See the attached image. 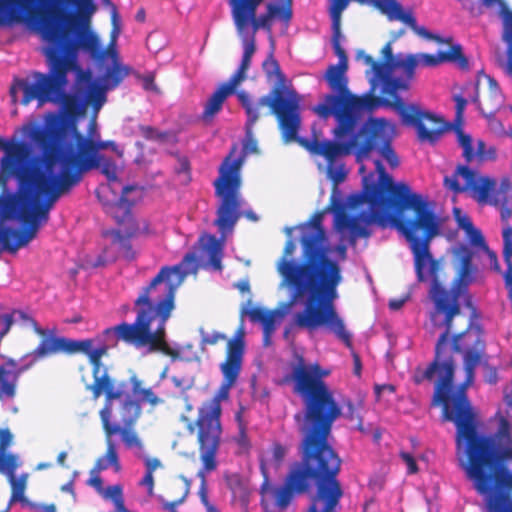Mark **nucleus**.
Returning <instances> with one entry per match:
<instances>
[{
    "instance_id": "nucleus-1",
    "label": "nucleus",
    "mask_w": 512,
    "mask_h": 512,
    "mask_svg": "<svg viewBox=\"0 0 512 512\" xmlns=\"http://www.w3.org/2000/svg\"><path fill=\"white\" fill-rule=\"evenodd\" d=\"M375 170L378 182L363 177L362 192L349 197L352 207L366 203L369 212L358 215L339 212L336 225L340 231H348L350 242L355 244L359 238L370 237V224L385 228L391 222H396L398 230L409 242L418 282L431 279L429 297L433 302V311L430 319L434 327L444 328L435 345L433 360H437L452 350L449 337L455 329L454 320L464 317L461 304L472 307L468 290L473 281L472 254L465 251L462 255L458 274L450 289H446L440 275L441 263L433 258L429 250L431 240L440 231L439 219L430 203L414 193L407 183H395L380 160L375 161Z\"/></svg>"
},
{
    "instance_id": "nucleus-2",
    "label": "nucleus",
    "mask_w": 512,
    "mask_h": 512,
    "mask_svg": "<svg viewBox=\"0 0 512 512\" xmlns=\"http://www.w3.org/2000/svg\"><path fill=\"white\" fill-rule=\"evenodd\" d=\"M485 340L479 327L468 323L464 332L452 337V350L426 369L417 368L413 381L419 385L425 380L434 381L431 404L442 406V418L456 426V445L464 449L467 477L478 494L492 495L496 491H512V471L491 437L479 435L475 414L466 394L474 381L475 369L485 355Z\"/></svg>"
},
{
    "instance_id": "nucleus-3",
    "label": "nucleus",
    "mask_w": 512,
    "mask_h": 512,
    "mask_svg": "<svg viewBox=\"0 0 512 512\" xmlns=\"http://www.w3.org/2000/svg\"><path fill=\"white\" fill-rule=\"evenodd\" d=\"M329 374L319 363L307 364L303 356H297L291 374L285 378L293 382V392L303 401L305 427L301 461L291 466L284 484L274 490L275 505L282 510L295 494L307 493L311 481L315 489L309 495L306 512H338L340 508L344 494L338 480L342 460L328 437L341 408L324 381Z\"/></svg>"
},
{
    "instance_id": "nucleus-4",
    "label": "nucleus",
    "mask_w": 512,
    "mask_h": 512,
    "mask_svg": "<svg viewBox=\"0 0 512 512\" xmlns=\"http://www.w3.org/2000/svg\"><path fill=\"white\" fill-rule=\"evenodd\" d=\"M52 9L41 18L40 36L45 43L42 53L46 57L48 73L33 72V81L15 78L10 87L14 104L22 92L20 104L26 106L36 100L45 103H62L69 114L80 109L75 96L65 92L68 73L79 69L78 53L85 51L97 60L105 59L107 50L98 36L90 29L91 17L97 7L93 0H51Z\"/></svg>"
},
{
    "instance_id": "nucleus-5",
    "label": "nucleus",
    "mask_w": 512,
    "mask_h": 512,
    "mask_svg": "<svg viewBox=\"0 0 512 512\" xmlns=\"http://www.w3.org/2000/svg\"><path fill=\"white\" fill-rule=\"evenodd\" d=\"M280 117V131L284 143L297 142L312 155L322 156L327 162V173L334 183L342 182L346 177L343 164L339 161L354 154L357 162L368 159L373 151L387 161L391 168L399 165V158L392 147L394 125L385 118L370 117L364 120L365 112H373V107L355 104L354 101L330 103L324 101L313 108L320 117L333 116L336 125L333 135L336 141L319 140L298 136L301 126L300 101L298 94L294 101L276 108Z\"/></svg>"
},
{
    "instance_id": "nucleus-6",
    "label": "nucleus",
    "mask_w": 512,
    "mask_h": 512,
    "mask_svg": "<svg viewBox=\"0 0 512 512\" xmlns=\"http://www.w3.org/2000/svg\"><path fill=\"white\" fill-rule=\"evenodd\" d=\"M300 243V261L292 258L296 243L289 239L276 265L283 282L293 290L289 305L308 296L305 308L295 315L294 322L299 328L308 331L326 327L347 347H351V334L345 329L334 304L338 298V286L342 282L341 268L329 255H322L303 236L300 237Z\"/></svg>"
},
{
    "instance_id": "nucleus-7",
    "label": "nucleus",
    "mask_w": 512,
    "mask_h": 512,
    "mask_svg": "<svg viewBox=\"0 0 512 512\" xmlns=\"http://www.w3.org/2000/svg\"><path fill=\"white\" fill-rule=\"evenodd\" d=\"M183 277L180 265L163 266L135 299V321L106 328L103 336L108 339L114 335L116 342L121 340L136 348L148 347L150 352L177 358L179 352L166 342V323L175 308L176 289Z\"/></svg>"
},
{
    "instance_id": "nucleus-8",
    "label": "nucleus",
    "mask_w": 512,
    "mask_h": 512,
    "mask_svg": "<svg viewBox=\"0 0 512 512\" xmlns=\"http://www.w3.org/2000/svg\"><path fill=\"white\" fill-rule=\"evenodd\" d=\"M294 96H296V92L292 91L289 93V97L285 98L282 89L275 88L268 95L259 98L257 102H252L246 91L241 90V92L237 93L238 101L247 115L242 155L238 158H233L237 151V145L234 144L230 153L220 165L219 176L214 181L215 193L221 198V204L217 209V218L214 224L223 235L227 231L231 232L241 217L240 171L244 158L249 154L258 152L257 141L253 138L252 128L261 116L260 110L268 106L270 113L277 118L278 126L280 127V117L276 108L284 106L286 102L294 101Z\"/></svg>"
},
{
    "instance_id": "nucleus-9",
    "label": "nucleus",
    "mask_w": 512,
    "mask_h": 512,
    "mask_svg": "<svg viewBox=\"0 0 512 512\" xmlns=\"http://www.w3.org/2000/svg\"><path fill=\"white\" fill-rule=\"evenodd\" d=\"M245 352V331L241 325L233 337L227 341L226 358L220 365L223 374V381L215 394L208 402L199 408L198 416L195 422L190 421L183 416L182 419L187 421L186 429L191 434L197 429V442L199 445L200 459L204 468L213 471L217 468L216 455L221 442L222 427L221 401L229 397L230 389L237 382L241 371L243 357Z\"/></svg>"
},
{
    "instance_id": "nucleus-10",
    "label": "nucleus",
    "mask_w": 512,
    "mask_h": 512,
    "mask_svg": "<svg viewBox=\"0 0 512 512\" xmlns=\"http://www.w3.org/2000/svg\"><path fill=\"white\" fill-rule=\"evenodd\" d=\"M43 193L0 188V250L16 253L32 241L49 220Z\"/></svg>"
},
{
    "instance_id": "nucleus-11",
    "label": "nucleus",
    "mask_w": 512,
    "mask_h": 512,
    "mask_svg": "<svg viewBox=\"0 0 512 512\" xmlns=\"http://www.w3.org/2000/svg\"><path fill=\"white\" fill-rule=\"evenodd\" d=\"M0 150L4 155L0 158V188L11 189V178L17 180V190L43 193L47 184V156L43 148L34 154L31 146L22 140H5L0 137Z\"/></svg>"
},
{
    "instance_id": "nucleus-12",
    "label": "nucleus",
    "mask_w": 512,
    "mask_h": 512,
    "mask_svg": "<svg viewBox=\"0 0 512 512\" xmlns=\"http://www.w3.org/2000/svg\"><path fill=\"white\" fill-rule=\"evenodd\" d=\"M28 135L38 148H43L46 152L48 171L55 170L58 164H68L70 155L87 154L88 140L100 139L95 118L90 120L86 136L78 131L74 122L59 120H54L46 126H31Z\"/></svg>"
},
{
    "instance_id": "nucleus-13",
    "label": "nucleus",
    "mask_w": 512,
    "mask_h": 512,
    "mask_svg": "<svg viewBox=\"0 0 512 512\" xmlns=\"http://www.w3.org/2000/svg\"><path fill=\"white\" fill-rule=\"evenodd\" d=\"M443 185L455 194L469 190L478 203L497 207L502 222L506 224L512 216V183L509 178H503L496 189L493 178L478 176L467 165H458L451 176L444 177Z\"/></svg>"
},
{
    "instance_id": "nucleus-14",
    "label": "nucleus",
    "mask_w": 512,
    "mask_h": 512,
    "mask_svg": "<svg viewBox=\"0 0 512 512\" xmlns=\"http://www.w3.org/2000/svg\"><path fill=\"white\" fill-rule=\"evenodd\" d=\"M94 339L73 340L71 342H63L61 347L64 348L62 353L76 354L82 353L87 356L92 366L93 382L86 385V390L90 391L93 399H98L102 394L105 396L103 405V415L108 417L109 404L115 400H121L126 394L127 382H117L109 372L108 368L102 363V357L107 355L109 345L102 344L94 348Z\"/></svg>"
},
{
    "instance_id": "nucleus-15",
    "label": "nucleus",
    "mask_w": 512,
    "mask_h": 512,
    "mask_svg": "<svg viewBox=\"0 0 512 512\" xmlns=\"http://www.w3.org/2000/svg\"><path fill=\"white\" fill-rule=\"evenodd\" d=\"M92 169H99L106 176L108 181H116L117 165L115 161L107 156H81L70 155L69 163L61 166L59 173L55 170L48 171L47 184L44 187L43 195L51 209L64 194L79 184L83 173Z\"/></svg>"
},
{
    "instance_id": "nucleus-16",
    "label": "nucleus",
    "mask_w": 512,
    "mask_h": 512,
    "mask_svg": "<svg viewBox=\"0 0 512 512\" xmlns=\"http://www.w3.org/2000/svg\"><path fill=\"white\" fill-rule=\"evenodd\" d=\"M384 106L395 110L404 125L414 127L420 142L436 143L447 130L445 121L428 111H424L417 104H406L401 97L394 100L379 97L373 104V109Z\"/></svg>"
},
{
    "instance_id": "nucleus-17",
    "label": "nucleus",
    "mask_w": 512,
    "mask_h": 512,
    "mask_svg": "<svg viewBox=\"0 0 512 512\" xmlns=\"http://www.w3.org/2000/svg\"><path fill=\"white\" fill-rule=\"evenodd\" d=\"M341 28L332 29L331 43L335 55L338 57V63L330 65L324 75L326 82L332 91L337 94H327L324 97V101L330 103H337L345 101H351L355 104H366L368 107H373V104L377 101L379 96L371 94H363L361 96L355 95L350 92L348 88V79L346 72L348 70V57L345 50L341 46Z\"/></svg>"
},
{
    "instance_id": "nucleus-18",
    "label": "nucleus",
    "mask_w": 512,
    "mask_h": 512,
    "mask_svg": "<svg viewBox=\"0 0 512 512\" xmlns=\"http://www.w3.org/2000/svg\"><path fill=\"white\" fill-rule=\"evenodd\" d=\"M124 396L125 398L121 401L119 406V417L122 426L111 422L113 403H110L108 417H104L103 407L99 411L102 428L105 436L119 434L125 447L127 449H137L138 452H136V455L142 457L141 453L144 451V444L134 429L142 414V407L139 401L133 399L127 393Z\"/></svg>"
},
{
    "instance_id": "nucleus-19",
    "label": "nucleus",
    "mask_w": 512,
    "mask_h": 512,
    "mask_svg": "<svg viewBox=\"0 0 512 512\" xmlns=\"http://www.w3.org/2000/svg\"><path fill=\"white\" fill-rule=\"evenodd\" d=\"M12 314L13 316L18 315L22 321L29 324L32 327L33 331L42 338L40 343L32 351L22 356V364L20 365V368L17 369L15 373L16 376L32 369L37 363H39L43 359L58 353H62L64 351V348L61 347V344L63 342L65 343L72 341V339L70 338L58 336L57 328L55 326L52 328L40 327L37 321L24 311L14 310Z\"/></svg>"
},
{
    "instance_id": "nucleus-20",
    "label": "nucleus",
    "mask_w": 512,
    "mask_h": 512,
    "mask_svg": "<svg viewBox=\"0 0 512 512\" xmlns=\"http://www.w3.org/2000/svg\"><path fill=\"white\" fill-rule=\"evenodd\" d=\"M472 101L478 105L485 118H492L503 106L504 96L497 81L481 72L477 77L476 94Z\"/></svg>"
},
{
    "instance_id": "nucleus-21",
    "label": "nucleus",
    "mask_w": 512,
    "mask_h": 512,
    "mask_svg": "<svg viewBox=\"0 0 512 512\" xmlns=\"http://www.w3.org/2000/svg\"><path fill=\"white\" fill-rule=\"evenodd\" d=\"M368 2L385 15L389 21H400L409 26L418 36L441 42L439 36L432 34L424 26H419L413 12L404 10L397 0H368Z\"/></svg>"
},
{
    "instance_id": "nucleus-22",
    "label": "nucleus",
    "mask_w": 512,
    "mask_h": 512,
    "mask_svg": "<svg viewBox=\"0 0 512 512\" xmlns=\"http://www.w3.org/2000/svg\"><path fill=\"white\" fill-rule=\"evenodd\" d=\"M21 465L19 457L16 454H10L5 463H0V473L7 477L11 486V496L9 504L5 510L7 512L13 503L19 502L22 505H29V500L25 496L29 475L27 473L16 477L15 472Z\"/></svg>"
},
{
    "instance_id": "nucleus-23",
    "label": "nucleus",
    "mask_w": 512,
    "mask_h": 512,
    "mask_svg": "<svg viewBox=\"0 0 512 512\" xmlns=\"http://www.w3.org/2000/svg\"><path fill=\"white\" fill-rule=\"evenodd\" d=\"M373 72V78L371 79L372 82V89L367 94H373V90L375 87V82H383V92L390 95L394 100L396 97H400L397 93L398 91H404L408 90L409 88V82L406 78H398L393 77L392 74L397 70V68L390 67V64L382 61H377L375 64H373V67L371 68Z\"/></svg>"
},
{
    "instance_id": "nucleus-24",
    "label": "nucleus",
    "mask_w": 512,
    "mask_h": 512,
    "mask_svg": "<svg viewBox=\"0 0 512 512\" xmlns=\"http://www.w3.org/2000/svg\"><path fill=\"white\" fill-rule=\"evenodd\" d=\"M35 2L48 5V10L40 18L48 14L52 9L51 0H0V26L14 22H21L24 13L29 11ZM41 19H39V23ZM40 31V25L38 26Z\"/></svg>"
},
{
    "instance_id": "nucleus-25",
    "label": "nucleus",
    "mask_w": 512,
    "mask_h": 512,
    "mask_svg": "<svg viewBox=\"0 0 512 512\" xmlns=\"http://www.w3.org/2000/svg\"><path fill=\"white\" fill-rule=\"evenodd\" d=\"M324 211L315 212L309 222L302 227V236L322 255H328V249L325 246L326 233L323 228Z\"/></svg>"
},
{
    "instance_id": "nucleus-26",
    "label": "nucleus",
    "mask_w": 512,
    "mask_h": 512,
    "mask_svg": "<svg viewBox=\"0 0 512 512\" xmlns=\"http://www.w3.org/2000/svg\"><path fill=\"white\" fill-rule=\"evenodd\" d=\"M381 54L383 61L390 64V67L403 70L407 81H411L414 78L415 68L418 65L417 57L414 54H409L405 58L401 55L394 56L391 42L384 45Z\"/></svg>"
},
{
    "instance_id": "nucleus-27",
    "label": "nucleus",
    "mask_w": 512,
    "mask_h": 512,
    "mask_svg": "<svg viewBox=\"0 0 512 512\" xmlns=\"http://www.w3.org/2000/svg\"><path fill=\"white\" fill-rule=\"evenodd\" d=\"M251 322L260 323L263 331L268 333H274L276 330V324L280 322L284 316V312L280 310H267L262 307H252L243 311Z\"/></svg>"
},
{
    "instance_id": "nucleus-28",
    "label": "nucleus",
    "mask_w": 512,
    "mask_h": 512,
    "mask_svg": "<svg viewBox=\"0 0 512 512\" xmlns=\"http://www.w3.org/2000/svg\"><path fill=\"white\" fill-rule=\"evenodd\" d=\"M135 189L136 187L132 185L125 186L122 189L120 198L116 202L105 204L107 213L110 214L119 224L125 222L131 217V208L135 202L128 199V194Z\"/></svg>"
},
{
    "instance_id": "nucleus-29",
    "label": "nucleus",
    "mask_w": 512,
    "mask_h": 512,
    "mask_svg": "<svg viewBox=\"0 0 512 512\" xmlns=\"http://www.w3.org/2000/svg\"><path fill=\"white\" fill-rule=\"evenodd\" d=\"M20 365L17 364L16 360L7 358L3 365H0V398L2 395L7 397H14L16 390V381L22 374L15 375Z\"/></svg>"
},
{
    "instance_id": "nucleus-30",
    "label": "nucleus",
    "mask_w": 512,
    "mask_h": 512,
    "mask_svg": "<svg viewBox=\"0 0 512 512\" xmlns=\"http://www.w3.org/2000/svg\"><path fill=\"white\" fill-rule=\"evenodd\" d=\"M292 15V0H283L281 7L272 3L268 4L267 12L265 14H261L258 18L260 25H262V29L271 31L272 19L274 17H278L281 21L288 25L292 19Z\"/></svg>"
},
{
    "instance_id": "nucleus-31",
    "label": "nucleus",
    "mask_w": 512,
    "mask_h": 512,
    "mask_svg": "<svg viewBox=\"0 0 512 512\" xmlns=\"http://www.w3.org/2000/svg\"><path fill=\"white\" fill-rule=\"evenodd\" d=\"M112 437L113 436H105L106 451L104 455L96 460L92 467L95 472H101L109 467H112L115 472H119L121 470L116 444L112 440Z\"/></svg>"
},
{
    "instance_id": "nucleus-32",
    "label": "nucleus",
    "mask_w": 512,
    "mask_h": 512,
    "mask_svg": "<svg viewBox=\"0 0 512 512\" xmlns=\"http://www.w3.org/2000/svg\"><path fill=\"white\" fill-rule=\"evenodd\" d=\"M105 236L111 237V247L116 252V255L112 256V260L117 257H123L127 260L134 259L135 253L132 249L130 235H122L119 230H111L106 231Z\"/></svg>"
},
{
    "instance_id": "nucleus-33",
    "label": "nucleus",
    "mask_w": 512,
    "mask_h": 512,
    "mask_svg": "<svg viewBox=\"0 0 512 512\" xmlns=\"http://www.w3.org/2000/svg\"><path fill=\"white\" fill-rule=\"evenodd\" d=\"M484 497L487 512H512V497L506 491H496L492 495L480 494Z\"/></svg>"
},
{
    "instance_id": "nucleus-34",
    "label": "nucleus",
    "mask_w": 512,
    "mask_h": 512,
    "mask_svg": "<svg viewBox=\"0 0 512 512\" xmlns=\"http://www.w3.org/2000/svg\"><path fill=\"white\" fill-rule=\"evenodd\" d=\"M263 0H228L231 14H235L239 24L243 25L248 17L254 15Z\"/></svg>"
},
{
    "instance_id": "nucleus-35",
    "label": "nucleus",
    "mask_w": 512,
    "mask_h": 512,
    "mask_svg": "<svg viewBox=\"0 0 512 512\" xmlns=\"http://www.w3.org/2000/svg\"><path fill=\"white\" fill-rule=\"evenodd\" d=\"M204 241L203 246L207 252L210 265L215 270L222 269V255H223V243L217 239L214 235H207L201 238Z\"/></svg>"
},
{
    "instance_id": "nucleus-36",
    "label": "nucleus",
    "mask_w": 512,
    "mask_h": 512,
    "mask_svg": "<svg viewBox=\"0 0 512 512\" xmlns=\"http://www.w3.org/2000/svg\"><path fill=\"white\" fill-rule=\"evenodd\" d=\"M129 382L132 386V392L134 395H137L139 396V399L137 401H139L140 403L143 402V403H148L150 406L152 407H156L160 404H162L164 401L163 399H161L153 390L152 388H143L142 387V380H140L138 378V376L136 374H133L130 379H129Z\"/></svg>"
},
{
    "instance_id": "nucleus-37",
    "label": "nucleus",
    "mask_w": 512,
    "mask_h": 512,
    "mask_svg": "<svg viewBox=\"0 0 512 512\" xmlns=\"http://www.w3.org/2000/svg\"><path fill=\"white\" fill-rule=\"evenodd\" d=\"M262 68H263V71H264L266 77L269 80L272 78L276 79V81H277L276 88L282 89L283 96L285 98L289 97V93L292 92L293 90L288 91L287 94L285 95L283 86L286 81V77L282 73V71L280 69V65H279L278 61L274 58L272 53H270L269 56L264 60V62L262 64ZM273 89H275V87Z\"/></svg>"
},
{
    "instance_id": "nucleus-38",
    "label": "nucleus",
    "mask_w": 512,
    "mask_h": 512,
    "mask_svg": "<svg viewBox=\"0 0 512 512\" xmlns=\"http://www.w3.org/2000/svg\"><path fill=\"white\" fill-rule=\"evenodd\" d=\"M228 96L229 95L218 86V88L208 98L204 106L202 119L204 121L211 120L218 112L221 111L223 103Z\"/></svg>"
},
{
    "instance_id": "nucleus-39",
    "label": "nucleus",
    "mask_w": 512,
    "mask_h": 512,
    "mask_svg": "<svg viewBox=\"0 0 512 512\" xmlns=\"http://www.w3.org/2000/svg\"><path fill=\"white\" fill-rule=\"evenodd\" d=\"M364 395L359 394L355 401L350 399L344 401V405L347 407V412L345 413V417L352 422H356L357 429L359 431H364L363 427V417L361 415L362 410L364 409Z\"/></svg>"
},
{
    "instance_id": "nucleus-40",
    "label": "nucleus",
    "mask_w": 512,
    "mask_h": 512,
    "mask_svg": "<svg viewBox=\"0 0 512 512\" xmlns=\"http://www.w3.org/2000/svg\"><path fill=\"white\" fill-rule=\"evenodd\" d=\"M128 74V67L115 63L103 76V85L105 89L110 90L116 88Z\"/></svg>"
},
{
    "instance_id": "nucleus-41",
    "label": "nucleus",
    "mask_w": 512,
    "mask_h": 512,
    "mask_svg": "<svg viewBox=\"0 0 512 512\" xmlns=\"http://www.w3.org/2000/svg\"><path fill=\"white\" fill-rule=\"evenodd\" d=\"M443 63L451 62L455 63L459 68L465 70L468 69L469 62L467 57L463 54V50L460 44L451 45L447 51H440Z\"/></svg>"
},
{
    "instance_id": "nucleus-42",
    "label": "nucleus",
    "mask_w": 512,
    "mask_h": 512,
    "mask_svg": "<svg viewBox=\"0 0 512 512\" xmlns=\"http://www.w3.org/2000/svg\"><path fill=\"white\" fill-rule=\"evenodd\" d=\"M86 146L88 148L87 154H84V156H104L103 154H100L99 152L101 150L105 149H111L113 152H115L119 157L123 156V151L120 150L117 146V144L112 140L102 141L101 139H98L96 141H90L86 143Z\"/></svg>"
},
{
    "instance_id": "nucleus-43",
    "label": "nucleus",
    "mask_w": 512,
    "mask_h": 512,
    "mask_svg": "<svg viewBox=\"0 0 512 512\" xmlns=\"http://www.w3.org/2000/svg\"><path fill=\"white\" fill-rule=\"evenodd\" d=\"M179 478L183 481V484H184L183 488H182V494L179 498H177L173 501H166L163 498H161L160 499L161 507L164 511L178 512L177 507L186 501V499L190 493V489H191V485H192L191 480L183 475H181Z\"/></svg>"
},
{
    "instance_id": "nucleus-44",
    "label": "nucleus",
    "mask_w": 512,
    "mask_h": 512,
    "mask_svg": "<svg viewBox=\"0 0 512 512\" xmlns=\"http://www.w3.org/2000/svg\"><path fill=\"white\" fill-rule=\"evenodd\" d=\"M496 436L499 440V443L502 445L501 447H497L495 440L491 438L494 441L495 448L497 451L505 447L512 446L511 427L509 421L506 418H501Z\"/></svg>"
},
{
    "instance_id": "nucleus-45",
    "label": "nucleus",
    "mask_w": 512,
    "mask_h": 512,
    "mask_svg": "<svg viewBox=\"0 0 512 512\" xmlns=\"http://www.w3.org/2000/svg\"><path fill=\"white\" fill-rule=\"evenodd\" d=\"M205 472H209V471L206 470L204 468V466L202 467V469H200L197 472V476L201 479V483H200V487H199V491H198L200 501L203 504V506L205 507L206 512H219V510L216 508V506H214L212 503H210V501L208 499V489H207Z\"/></svg>"
},
{
    "instance_id": "nucleus-46",
    "label": "nucleus",
    "mask_w": 512,
    "mask_h": 512,
    "mask_svg": "<svg viewBox=\"0 0 512 512\" xmlns=\"http://www.w3.org/2000/svg\"><path fill=\"white\" fill-rule=\"evenodd\" d=\"M350 0H332L329 8L331 17V29L341 28V16L343 11L347 8Z\"/></svg>"
},
{
    "instance_id": "nucleus-47",
    "label": "nucleus",
    "mask_w": 512,
    "mask_h": 512,
    "mask_svg": "<svg viewBox=\"0 0 512 512\" xmlns=\"http://www.w3.org/2000/svg\"><path fill=\"white\" fill-rule=\"evenodd\" d=\"M458 143L463 149V157L467 163H471L475 159L476 150L473 147L472 138L466 134L462 129H457Z\"/></svg>"
},
{
    "instance_id": "nucleus-48",
    "label": "nucleus",
    "mask_w": 512,
    "mask_h": 512,
    "mask_svg": "<svg viewBox=\"0 0 512 512\" xmlns=\"http://www.w3.org/2000/svg\"><path fill=\"white\" fill-rule=\"evenodd\" d=\"M256 51L255 38L252 36L250 39L244 41V53L242 56L241 63L237 70L247 74L250 68L251 60Z\"/></svg>"
},
{
    "instance_id": "nucleus-49",
    "label": "nucleus",
    "mask_w": 512,
    "mask_h": 512,
    "mask_svg": "<svg viewBox=\"0 0 512 512\" xmlns=\"http://www.w3.org/2000/svg\"><path fill=\"white\" fill-rule=\"evenodd\" d=\"M247 79V74L236 70L233 75L229 78L228 81L223 82L219 85V87L224 90L229 96L232 94L239 93L240 91H236L237 87Z\"/></svg>"
},
{
    "instance_id": "nucleus-50",
    "label": "nucleus",
    "mask_w": 512,
    "mask_h": 512,
    "mask_svg": "<svg viewBox=\"0 0 512 512\" xmlns=\"http://www.w3.org/2000/svg\"><path fill=\"white\" fill-rule=\"evenodd\" d=\"M105 87L93 86L88 94V100L95 110H98L106 101Z\"/></svg>"
},
{
    "instance_id": "nucleus-51",
    "label": "nucleus",
    "mask_w": 512,
    "mask_h": 512,
    "mask_svg": "<svg viewBox=\"0 0 512 512\" xmlns=\"http://www.w3.org/2000/svg\"><path fill=\"white\" fill-rule=\"evenodd\" d=\"M13 435L8 428H0V463H5L11 454H5L6 449L12 444Z\"/></svg>"
},
{
    "instance_id": "nucleus-52",
    "label": "nucleus",
    "mask_w": 512,
    "mask_h": 512,
    "mask_svg": "<svg viewBox=\"0 0 512 512\" xmlns=\"http://www.w3.org/2000/svg\"><path fill=\"white\" fill-rule=\"evenodd\" d=\"M232 18L237 30L242 33L249 25L252 26L253 34L256 33L259 29H262V25H260L259 18L256 16V13L251 17H248V20L243 25L239 24L237 16L232 14Z\"/></svg>"
},
{
    "instance_id": "nucleus-53",
    "label": "nucleus",
    "mask_w": 512,
    "mask_h": 512,
    "mask_svg": "<svg viewBox=\"0 0 512 512\" xmlns=\"http://www.w3.org/2000/svg\"><path fill=\"white\" fill-rule=\"evenodd\" d=\"M227 487L234 493H239L244 489L243 480L240 474L232 473L225 475Z\"/></svg>"
},
{
    "instance_id": "nucleus-54",
    "label": "nucleus",
    "mask_w": 512,
    "mask_h": 512,
    "mask_svg": "<svg viewBox=\"0 0 512 512\" xmlns=\"http://www.w3.org/2000/svg\"><path fill=\"white\" fill-rule=\"evenodd\" d=\"M415 56L417 57L418 64L421 63L424 66L433 67L443 63L441 52H438L436 55L421 53Z\"/></svg>"
},
{
    "instance_id": "nucleus-55",
    "label": "nucleus",
    "mask_w": 512,
    "mask_h": 512,
    "mask_svg": "<svg viewBox=\"0 0 512 512\" xmlns=\"http://www.w3.org/2000/svg\"><path fill=\"white\" fill-rule=\"evenodd\" d=\"M466 235L472 245L488 250L482 232L475 226H473L471 230H468Z\"/></svg>"
},
{
    "instance_id": "nucleus-56",
    "label": "nucleus",
    "mask_w": 512,
    "mask_h": 512,
    "mask_svg": "<svg viewBox=\"0 0 512 512\" xmlns=\"http://www.w3.org/2000/svg\"><path fill=\"white\" fill-rule=\"evenodd\" d=\"M104 499H110L114 503L118 499L123 498V488L121 485H112L104 488L100 494Z\"/></svg>"
},
{
    "instance_id": "nucleus-57",
    "label": "nucleus",
    "mask_w": 512,
    "mask_h": 512,
    "mask_svg": "<svg viewBox=\"0 0 512 512\" xmlns=\"http://www.w3.org/2000/svg\"><path fill=\"white\" fill-rule=\"evenodd\" d=\"M486 144L483 140L477 141V147L475 152V159L477 158L480 162L487 160V159H494L495 158V149L490 148L488 153H486Z\"/></svg>"
},
{
    "instance_id": "nucleus-58",
    "label": "nucleus",
    "mask_w": 512,
    "mask_h": 512,
    "mask_svg": "<svg viewBox=\"0 0 512 512\" xmlns=\"http://www.w3.org/2000/svg\"><path fill=\"white\" fill-rule=\"evenodd\" d=\"M226 339H227L226 335L221 332L214 331L211 334L202 332L201 344L202 345H215L219 341H223Z\"/></svg>"
},
{
    "instance_id": "nucleus-59",
    "label": "nucleus",
    "mask_w": 512,
    "mask_h": 512,
    "mask_svg": "<svg viewBox=\"0 0 512 512\" xmlns=\"http://www.w3.org/2000/svg\"><path fill=\"white\" fill-rule=\"evenodd\" d=\"M101 472H95L94 468L90 470V478L87 481V484L93 487L98 494H101L104 490L103 480L100 476Z\"/></svg>"
},
{
    "instance_id": "nucleus-60",
    "label": "nucleus",
    "mask_w": 512,
    "mask_h": 512,
    "mask_svg": "<svg viewBox=\"0 0 512 512\" xmlns=\"http://www.w3.org/2000/svg\"><path fill=\"white\" fill-rule=\"evenodd\" d=\"M454 101L456 104L455 105V119L459 122H462L464 110L467 105V100L461 95H455Z\"/></svg>"
},
{
    "instance_id": "nucleus-61",
    "label": "nucleus",
    "mask_w": 512,
    "mask_h": 512,
    "mask_svg": "<svg viewBox=\"0 0 512 512\" xmlns=\"http://www.w3.org/2000/svg\"><path fill=\"white\" fill-rule=\"evenodd\" d=\"M400 457L407 465L408 474H415L418 472V465L416 463V460L410 453L401 452Z\"/></svg>"
},
{
    "instance_id": "nucleus-62",
    "label": "nucleus",
    "mask_w": 512,
    "mask_h": 512,
    "mask_svg": "<svg viewBox=\"0 0 512 512\" xmlns=\"http://www.w3.org/2000/svg\"><path fill=\"white\" fill-rule=\"evenodd\" d=\"M272 455L276 463L280 464L286 455V448L280 443H275L272 447Z\"/></svg>"
},
{
    "instance_id": "nucleus-63",
    "label": "nucleus",
    "mask_w": 512,
    "mask_h": 512,
    "mask_svg": "<svg viewBox=\"0 0 512 512\" xmlns=\"http://www.w3.org/2000/svg\"><path fill=\"white\" fill-rule=\"evenodd\" d=\"M141 486H145L147 488V492L149 495L153 494L154 490V477L151 472H145L144 477L141 479L140 483Z\"/></svg>"
},
{
    "instance_id": "nucleus-64",
    "label": "nucleus",
    "mask_w": 512,
    "mask_h": 512,
    "mask_svg": "<svg viewBox=\"0 0 512 512\" xmlns=\"http://www.w3.org/2000/svg\"><path fill=\"white\" fill-rule=\"evenodd\" d=\"M457 222H458V226L459 228H461L462 230L465 231V233L468 231V230H471L472 227L474 226L470 217L467 216V215H463V216H458L457 217Z\"/></svg>"
}]
</instances>
